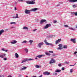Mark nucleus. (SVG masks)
<instances>
[{
  "instance_id": "obj_1",
  "label": "nucleus",
  "mask_w": 77,
  "mask_h": 77,
  "mask_svg": "<svg viewBox=\"0 0 77 77\" xmlns=\"http://www.w3.org/2000/svg\"><path fill=\"white\" fill-rule=\"evenodd\" d=\"M44 42L46 45H51L52 46H53L52 44L47 42V40H45Z\"/></svg>"
},
{
  "instance_id": "obj_2",
  "label": "nucleus",
  "mask_w": 77,
  "mask_h": 77,
  "mask_svg": "<svg viewBox=\"0 0 77 77\" xmlns=\"http://www.w3.org/2000/svg\"><path fill=\"white\" fill-rule=\"evenodd\" d=\"M26 3H27V4H30V5H33V4H35V2H34L33 1H28L26 2Z\"/></svg>"
},
{
  "instance_id": "obj_3",
  "label": "nucleus",
  "mask_w": 77,
  "mask_h": 77,
  "mask_svg": "<svg viewBox=\"0 0 77 77\" xmlns=\"http://www.w3.org/2000/svg\"><path fill=\"white\" fill-rule=\"evenodd\" d=\"M33 60V59L30 58L29 60H27V59H25L23 60L21 62V63H24V62H26L28 60Z\"/></svg>"
},
{
  "instance_id": "obj_4",
  "label": "nucleus",
  "mask_w": 77,
  "mask_h": 77,
  "mask_svg": "<svg viewBox=\"0 0 77 77\" xmlns=\"http://www.w3.org/2000/svg\"><path fill=\"white\" fill-rule=\"evenodd\" d=\"M31 11H32L29 10L27 9H26L25 10V13L27 14H29V12H31Z\"/></svg>"
},
{
  "instance_id": "obj_5",
  "label": "nucleus",
  "mask_w": 77,
  "mask_h": 77,
  "mask_svg": "<svg viewBox=\"0 0 77 77\" xmlns=\"http://www.w3.org/2000/svg\"><path fill=\"white\" fill-rule=\"evenodd\" d=\"M43 74L45 75H50V73L48 72H44Z\"/></svg>"
},
{
  "instance_id": "obj_6",
  "label": "nucleus",
  "mask_w": 77,
  "mask_h": 77,
  "mask_svg": "<svg viewBox=\"0 0 77 77\" xmlns=\"http://www.w3.org/2000/svg\"><path fill=\"white\" fill-rule=\"evenodd\" d=\"M70 41L71 42H72L74 44H75V43H76V42L75 41V38H72L71 39Z\"/></svg>"
},
{
  "instance_id": "obj_7",
  "label": "nucleus",
  "mask_w": 77,
  "mask_h": 77,
  "mask_svg": "<svg viewBox=\"0 0 77 77\" xmlns=\"http://www.w3.org/2000/svg\"><path fill=\"white\" fill-rule=\"evenodd\" d=\"M55 62V61L54 60V59H52L51 60L50 62H49V63H50V64H51V63H54Z\"/></svg>"
},
{
  "instance_id": "obj_8",
  "label": "nucleus",
  "mask_w": 77,
  "mask_h": 77,
  "mask_svg": "<svg viewBox=\"0 0 77 77\" xmlns=\"http://www.w3.org/2000/svg\"><path fill=\"white\" fill-rule=\"evenodd\" d=\"M51 24H48L46 25V26L44 27V29H48V27H50Z\"/></svg>"
},
{
  "instance_id": "obj_9",
  "label": "nucleus",
  "mask_w": 77,
  "mask_h": 77,
  "mask_svg": "<svg viewBox=\"0 0 77 77\" xmlns=\"http://www.w3.org/2000/svg\"><path fill=\"white\" fill-rule=\"evenodd\" d=\"M44 43L43 42H41L40 43L38 44V47L39 48H41V45H43Z\"/></svg>"
},
{
  "instance_id": "obj_10",
  "label": "nucleus",
  "mask_w": 77,
  "mask_h": 77,
  "mask_svg": "<svg viewBox=\"0 0 77 77\" xmlns=\"http://www.w3.org/2000/svg\"><path fill=\"white\" fill-rule=\"evenodd\" d=\"M69 2L70 3H74L77 2V0H69Z\"/></svg>"
},
{
  "instance_id": "obj_11",
  "label": "nucleus",
  "mask_w": 77,
  "mask_h": 77,
  "mask_svg": "<svg viewBox=\"0 0 77 77\" xmlns=\"http://www.w3.org/2000/svg\"><path fill=\"white\" fill-rule=\"evenodd\" d=\"M45 55H39L36 56V57H38V58H41L42 56H44Z\"/></svg>"
},
{
  "instance_id": "obj_12",
  "label": "nucleus",
  "mask_w": 77,
  "mask_h": 77,
  "mask_svg": "<svg viewBox=\"0 0 77 77\" xmlns=\"http://www.w3.org/2000/svg\"><path fill=\"white\" fill-rule=\"evenodd\" d=\"M58 46L59 48H58V50H62V45L61 44L58 45Z\"/></svg>"
},
{
  "instance_id": "obj_13",
  "label": "nucleus",
  "mask_w": 77,
  "mask_h": 77,
  "mask_svg": "<svg viewBox=\"0 0 77 77\" xmlns=\"http://www.w3.org/2000/svg\"><path fill=\"white\" fill-rule=\"evenodd\" d=\"M46 21V20L44 19L42 20L40 22V24H42L43 23H45Z\"/></svg>"
},
{
  "instance_id": "obj_14",
  "label": "nucleus",
  "mask_w": 77,
  "mask_h": 77,
  "mask_svg": "<svg viewBox=\"0 0 77 77\" xmlns=\"http://www.w3.org/2000/svg\"><path fill=\"white\" fill-rule=\"evenodd\" d=\"M38 9V8H32L31 9V11H33L34 12L35 11H37Z\"/></svg>"
},
{
  "instance_id": "obj_15",
  "label": "nucleus",
  "mask_w": 77,
  "mask_h": 77,
  "mask_svg": "<svg viewBox=\"0 0 77 77\" xmlns=\"http://www.w3.org/2000/svg\"><path fill=\"white\" fill-rule=\"evenodd\" d=\"M17 41L15 40H14L13 41V42H11V43L12 44H16V43H17Z\"/></svg>"
},
{
  "instance_id": "obj_16",
  "label": "nucleus",
  "mask_w": 77,
  "mask_h": 77,
  "mask_svg": "<svg viewBox=\"0 0 77 77\" xmlns=\"http://www.w3.org/2000/svg\"><path fill=\"white\" fill-rule=\"evenodd\" d=\"M3 32H4V30L2 29L0 31V35H1V34H2Z\"/></svg>"
},
{
  "instance_id": "obj_17",
  "label": "nucleus",
  "mask_w": 77,
  "mask_h": 77,
  "mask_svg": "<svg viewBox=\"0 0 77 77\" xmlns=\"http://www.w3.org/2000/svg\"><path fill=\"white\" fill-rule=\"evenodd\" d=\"M26 68H27V67H24L21 68L20 69V70L21 71H23V70H24L26 69Z\"/></svg>"
},
{
  "instance_id": "obj_18",
  "label": "nucleus",
  "mask_w": 77,
  "mask_h": 77,
  "mask_svg": "<svg viewBox=\"0 0 77 77\" xmlns=\"http://www.w3.org/2000/svg\"><path fill=\"white\" fill-rule=\"evenodd\" d=\"M33 42V40H30L29 41V43H30V44L32 45V43Z\"/></svg>"
},
{
  "instance_id": "obj_19",
  "label": "nucleus",
  "mask_w": 77,
  "mask_h": 77,
  "mask_svg": "<svg viewBox=\"0 0 77 77\" xmlns=\"http://www.w3.org/2000/svg\"><path fill=\"white\" fill-rule=\"evenodd\" d=\"M15 56L16 58H18V57H19V56H18V54L17 53H16L15 54Z\"/></svg>"
},
{
  "instance_id": "obj_20",
  "label": "nucleus",
  "mask_w": 77,
  "mask_h": 77,
  "mask_svg": "<svg viewBox=\"0 0 77 77\" xmlns=\"http://www.w3.org/2000/svg\"><path fill=\"white\" fill-rule=\"evenodd\" d=\"M16 16L14 17V18H19L18 17V14H16Z\"/></svg>"
},
{
  "instance_id": "obj_21",
  "label": "nucleus",
  "mask_w": 77,
  "mask_h": 77,
  "mask_svg": "<svg viewBox=\"0 0 77 77\" xmlns=\"http://www.w3.org/2000/svg\"><path fill=\"white\" fill-rule=\"evenodd\" d=\"M69 29H70L71 30H75V29L73 28H71V27H69Z\"/></svg>"
},
{
  "instance_id": "obj_22",
  "label": "nucleus",
  "mask_w": 77,
  "mask_h": 77,
  "mask_svg": "<svg viewBox=\"0 0 77 77\" xmlns=\"http://www.w3.org/2000/svg\"><path fill=\"white\" fill-rule=\"evenodd\" d=\"M63 48H66V49L67 48V45H64Z\"/></svg>"
},
{
  "instance_id": "obj_23",
  "label": "nucleus",
  "mask_w": 77,
  "mask_h": 77,
  "mask_svg": "<svg viewBox=\"0 0 77 77\" xmlns=\"http://www.w3.org/2000/svg\"><path fill=\"white\" fill-rule=\"evenodd\" d=\"M27 42V41L26 40H25L23 42H22V44H24L25 43H26Z\"/></svg>"
},
{
  "instance_id": "obj_24",
  "label": "nucleus",
  "mask_w": 77,
  "mask_h": 77,
  "mask_svg": "<svg viewBox=\"0 0 77 77\" xmlns=\"http://www.w3.org/2000/svg\"><path fill=\"white\" fill-rule=\"evenodd\" d=\"M45 54L46 55H48V56H50L51 55V54H50V53H48L47 52H46L45 53Z\"/></svg>"
},
{
  "instance_id": "obj_25",
  "label": "nucleus",
  "mask_w": 77,
  "mask_h": 77,
  "mask_svg": "<svg viewBox=\"0 0 77 77\" xmlns=\"http://www.w3.org/2000/svg\"><path fill=\"white\" fill-rule=\"evenodd\" d=\"M23 29H27V30H28L29 29V28H27V27H23Z\"/></svg>"
},
{
  "instance_id": "obj_26",
  "label": "nucleus",
  "mask_w": 77,
  "mask_h": 77,
  "mask_svg": "<svg viewBox=\"0 0 77 77\" xmlns=\"http://www.w3.org/2000/svg\"><path fill=\"white\" fill-rule=\"evenodd\" d=\"M77 4L75 5H72V7H73V8H76V7H77Z\"/></svg>"
},
{
  "instance_id": "obj_27",
  "label": "nucleus",
  "mask_w": 77,
  "mask_h": 77,
  "mask_svg": "<svg viewBox=\"0 0 77 77\" xmlns=\"http://www.w3.org/2000/svg\"><path fill=\"white\" fill-rule=\"evenodd\" d=\"M58 44V40L55 41V44L57 45Z\"/></svg>"
},
{
  "instance_id": "obj_28",
  "label": "nucleus",
  "mask_w": 77,
  "mask_h": 77,
  "mask_svg": "<svg viewBox=\"0 0 77 77\" xmlns=\"http://www.w3.org/2000/svg\"><path fill=\"white\" fill-rule=\"evenodd\" d=\"M35 67L36 68H40V67L38 65H36L35 66Z\"/></svg>"
},
{
  "instance_id": "obj_29",
  "label": "nucleus",
  "mask_w": 77,
  "mask_h": 77,
  "mask_svg": "<svg viewBox=\"0 0 77 77\" xmlns=\"http://www.w3.org/2000/svg\"><path fill=\"white\" fill-rule=\"evenodd\" d=\"M10 24H16V23L14 22H11L10 23Z\"/></svg>"
},
{
  "instance_id": "obj_30",
  "label": "nucleus",
  "mask_w": 77,
  "mask_h": 77,
  "mask_svg": "<svg viewBox=\"0 0 77 77\" xmlns=\"http://www.w3.org/2000/svg\"><path fill=\"white\" fill-rule=\"evenodd\" d=\"M73 72V70L72 69H71L70 70V72H71V73Z\"/></svg>"
},
{
  "instance_id": "obj_31",
  "label": "nucleus",
  "mask_w": 77,
  "mask_h": 77,
  "mask_svg": "<svg viewBox=\"0 0 77 77\" xmlns=\"http://www.w3.org/2000/svg\"><path fill=\"white\" fill-rule=\"evenodd\" d=\"M64 27H68L69 26L67 25H64Z\"/></svg>"
},
{
  "instance_id": "obj_32",
  "label": "nucleus",
  "mask_w": 77,
  "mask_h": 77,
  "mask_svg": "<svg viewBox=\"0 0 77 77\" xmlns=\"http://www.w3.org/2000/svg\"><path fill=\"white\" fill-rule=\"evenodd\" d=\"M25 50L26 51V53H28V49H25Z\"/></svg>"
},
{
  "instance_id": "obj_33",
  "label": "nucleus",
  "mask_w": 77,
  "mask_h": 77,
  "mask_svg": "<svg viewBox=\"0 0 77 77\" xmlns=\"http://www.w3.org/2000/svg\"><path fill=\"white\" fill-rule=\"evenodd\" d=\"M0 57H1V58H3L4 57L3 55H0Z\"/></svg>"
},
{
  "instance_id": "obj_34",
  "label": "nucleus",
  "mask_w": 77,
  "mask_h": 77,
  "mask_svg": "<svg viewBox=\"0 0 77 77\" xmlns=\"http://www.w3.org/2000/svg\"><path fill=\"white\" fill-rule=\"evenodd\" d=\"M71 14L72 15H75V12H71Z\"/></svg>"
},
{
  "instance_id": "obj_35",
  "label": "nucleus",
  "mask_w": 77,
  "mask_h": 77,
  "mask_svg": "<svg viewBox=\"0 0 77 77\" xmlns=\"http://www.w3.org/2000/svg\"><path fill=\"white\" fill-rule=\"evenodd\" d=\"M61 41V38L58 39V42H60Z\"/></svg>"
},
{
  "instance_id": "obj_36",
  "label": "nucleus",
  "mask_w": 77,
  "mask_h": 77,
  "mask_svg": "<svg viewBox=\"0 0 77 77\" xmlns=\"http://www.w3.org/2000/svg\"><path fill=\"white\" fill-rule=\"evenodd\" d=\"M61 69L62 71H64L65 70V68L64 67H62Z\"/></svg>"
},
{
  "instance_id": "obj_37",
  "label": "nucleus",
  "mask_w": 77,
  "mask_h": 77,
  "mask_svg": "<svg viewBox=\"0 0 77 77\" xmlns=\"http://www.w3.org/2000/svg\"><path fill=\"white\" fill-rule=\"evenodd\" d=\"M58 66H59L60 67L62 66V64L61 63H59L58 64Z\"/></svg>"
},
{
  "instance_id": "obj_38",
  "label": "nucleus",
  "mask_w": 77,
  "mask_h": 77,
  "mask_svg": "<svg viewBox=\"0 0 77 77\" xmlns=\"http://www.w3.org/2000/svg\"><path fill=\"white\" fill-rule=\"evenodd\" d=\"M75 16H77V12L75 13Z\"/></svg>"
},
{
  "instance_id": "obj_39",
  "label": "nucleus",
  "mask_w": 77,
  "mask_h": 77,
  "mask_svg": "<svg viewBox=\"0 0 77 77\" xmlns=\"http://www.w3.org/2000/svg\"><path fill=\"white\" fill-rule=\"evenodd\" d=\"M49 53H53V51H49Z\"/></svg>"
},
{
  "instance_id": "obj_40",
  "label": "nucleus",
  "mask_w": 77,
  "mask_h": 77,
  "mask_svg": "<svg viewBox=\"0 0 77 77\" xmlns=\"http://www.w3.org/2000/svg\"><path fill=\"white\" fill-rule=\"evenodd\" d=\"M57 23V21L56 20H54V23Z\"/></svg>"
},
{
  "instance_id": "obj_41",
  "label": "nucleus",
  "mask_w": 77,
  "mask_h": 77,
  "mask_svg": "<svg viewBox=\"0 0 77 77\" xmlns=\"http://www.w3.org/2000/svg\"><path fill=\"white\" fill-rule=\"evenodd\" d=\"M69 62H68L67 61H66L65 62V63H66V64H68V63H69Z\"/></svg>"
},
{
  "instance_id": "obj_42",
  "label": "nucleus",
  "mask_w": 77,
  "mask_h": 77,
  "mask_svg": "<svg viewBox=\"0 0 77 77\" xmlns=\"http://www.w3.org/2000/svg\"><path fill=\"white\" fill-rule=\"evenodd\" d=\"M77 51H75L74 53V54H77Z\"/></svg>"
},
{
  "instance_id": "obj_43",
  "label": "nucleus",
  "mask_w": 77,
  "mask_h": 77,
  "mask_svg": "<svg viewBox=\"0 0 77 77\" xmlns=\"http://www.w3.org/2000/svg\"><path fill=\"white\" fill-rule=\"evenodd\" d=\"M4 60H7V58H4Z\"/></svg>"
},
{
  "instance_id": "obj_44",
  "label": "nucleus",
  "mask_w": 77,
  "mask_h": 77,
  "mask_svg": "<svg viewBox=\"0 0 77 77\" xmlns=\"http://www.w3.org/2000/svg\"><path fill=\"white\" fill-rule=\"evenodd\" d=\"M61 71V70L58 69V72H60Z\"/></svg>"
},
{
  "instance_id": "obj_45",
  "label": "nucleus",
  "mask_w": 77,
  "mask_h": 77,
  "mask_svg": "<svg viewBox=\"0 0 77 77\" xmlns=\"http://www.w3.org/2000/svg\"><path fill=\"white\" fill-rule=\"evenodd\" d=\"M38 30V29H35L33 30V32H35V31L36 30Z\"/></svg>"
},
{
  "instance_id": "obj_46",
  "label": "nucleus",
  "mask_w": 77,
  "mask_h": 77,
  "mask_svg": "<svg viewBox=\"0 0 77 77\" xmlns=\"http://www.w3.org/2000/svg\"><path fill=\"white\" fill-rule=\"evenodd\" d=\"M3 56H6V54H3Z\"/></svg>"
},
{
  "instance_id": "obj_47",
  "label": "nucleus",
  "mask_w": 77,
  "mask_h": 77,
  "mask_svg": "<svg viewBox=\"0 0 77 77\" xmlns=\"http://www.w3.org/2000/svg\"><path fill=\"white\" fill-rule=\"evenodd\" d=\"M61 3L60 2H58V6H59Z\"/></svg>"
},
{
  "instance_id": "obj_48",
  "label": "nucleus",
  "mask_w": 77,
  "mask_h": 77,
  "mask_svg": "<svg viewBox=\"0 0 77 77\" xmlns=\"http://www.w3.org/2000/svg\"><path fill=\"white\" fill-rule=\"evenodd\" d=\"M14 9H15V11H16V10H17V8L16 7H15Z\"/></svg>"
},
{
  "instance_id": "obj_49",
  "label": "nucleus",
  "mask_w": 77,
  "mask_h": 77,
  "mask_svg": "<svg viewBox=\"0 0 77 77\" xmlns=\"http://www.w3.org/2000/svg\"><path fill=\"white\" fill-rule=\"evenodd\" d=\"M70 66H74V65H70Z\"/></svg>"
},
{
  "instance_id": "obj_50",
  "label": "nucleus",
  "mask_w": 77,
  "mask_h": 77,
  "mask_svg": "<svg viewBox=\"0 0 77 77\" xmlns=\"http://www.w3.org/2000/svg\"><path fill=\"white\" fill-rule=\"evenodd\" d=\"M58 72V69H57V71H55V72Z\"/></svg>"
},
{
  "instance_id": "obj_51",
  "label": "nucleus",
  "mask_w": 77,
  "mask_h": 77,
  "mask_svg": "<svg viewBox=\"0 0 77 77\" xmlns=\"http://www.w3.org/2000/svg\"><path fill=\"white\" fill-rule=\"evenodd\" d=\"M5 51L6 52H7L8 51V50H5Z\"/></svg>"
},
{
  "instance_id": "obj_52",
  "label": "nucleus",
  "mask_w": 77,
  "mask_h": 77,
  "mask_svg": "<svg viewBox=\"0 0 77 77\" xmlns=\"http://www.w3.org/2000/svg\"><path fill=\"white\" fill-rule=\"evenodd\" d=\"M58 14L60 15H61V14H60V13H58Z\"/></svg>"
},
{
  "instance_id": "obj_53",
  "label": "nucleus",
  "mask_w": 77,
  "mask_h": 77,
  "mask_svg": "<svg viewBox=\"0 0 77 77\" xmlns=\"http://www.w3.org/2000/svg\"><path fill=\"white\" fill-rule=\"evenodd\" d=\"M7 77H12V76H11V75H9Z\"/></svg>"
},
{
  "instance_id": "obj_54",
  "label": "nucleus",
  "mask_w": 77,
  "mask_h": 77,
  "mask_svg": "<svg viewBox=\"0 0 77 77\" xmlns=\"http://www.w3.org/2000/svg\"><path fill=\"white\" fill-rule=\"evenodd\" d=\"M2 51H5V50H4V49H2Z\"/></svg>"
},
{
  "instance_id": "obj_55",
  "label": "nucleus",
  "mask_w": 77,
  "mask_h": 77,
  "mask_svg": "<svg viewBox=\"0 0 77 77\" xmlns=\"http://www.w3.org/2000/svg\"><path fill=\"white\" fill-rule=\"evenodd\" d=\"M53 56H55V55L54 54H53Z\"/></svg>"
},
{
  "instance_id": "obj_56",
  "label": "nucleus",
  "mask_w": 77,
  "mask_h": 77,
  "mask_svg": "<svg viewBox=\"0 0 77 77\" xmlns=\"http://www.w3.org/2000/svg\"><path fill=\"white\" fill-rule=\"evenodd\" d=\"M55 75H57V73H55Z\"/></svg>"
},
{
  "instance_id": "obj_57",
  "label": "nucleus",
  "mask_w": 77,
  "mask_h": 77,
  "mask_svg": "<svg viewBox=\"0 0 77 77\" xmlns=\"http://www.w3.org/2000/svg\"><path fill=\"white\" fill-rule=\"evenodd\" d=\"M21 1H22V0H19L18 1L19 2H20V1L21 2Z\"/></svg>"
},
{
  "instance_id": "obj_58",
  "label": "nucleus",
  "mask_w": 77,
  "mask_h": 77,
  "mask_svg": "<svg viewBox=\"0 0 77 77\" xmlns=\"http://www.w3.org/2000/svg\"><path fill=\"white\" fill-rule=\"evenodd\" d=\"M17 2H15V4H17Z\"/></svg>"
},
{
  "instance_id": "obj_59",
  "label": "nucleus",
  "mask_w": 77,
  "mask_h": 77,
  "mask_svg": "<svg viewBox=\"0 0 77 77\" xmlns=\"http://www.w3.org/2000/svg\"><path fill=\"white\" fill-rule=\"evenodd\" d=\"M76 28L77 29V25H76Z\"/></svg>"
},
{
  "instance_id": "obj_60",
  "label": "nucleus",
  "mask_w": 77,
  "mask_h": 77,
  "mask_svg": "<svg viewBox=\"0 0 77 77\" xmlns=\"http://www.w3.org/2000/svg\"><path fill=\"white\" fill-rule=\"evenodd\" d=\"M38 59L37 58V57H36V58H35V59Z\"/></svg>"
},
{
  "instance_id": "obj_61",
  "label": "nucleus",
  "mask_w": 77,
  "mask_h": 77,
  "mask_svg": "<svg viewBox=\"0 0 77 77\" xmlns=\"http://www.w3.org/2000/svg\"><path fill=\"white\" fill-rule=\"evenodd\" d=\"M32 1H35V0H31Z\"/></svg>"
},
{
  "instance_id": "obj_62",
  "label": "nucleus",
  "mask_w": 77,
  "mask_h": 77,
  "mask_svg": "<svg viewBox=\"0 0 77 77\" xmlns=\"http://www.w3.org/2000/svg\"><path fill=\"white\" fill-rule=\"evenodd\" d=\"M25 77H28V76H26Z\"/></svg>"
},
{
  "instance_id": "obj_63",
  "label": "nucleus",
  "mask_w": 77,
  "mask_h": 77,
  "mask_svg": "<svg viewBox=\"0 0 77 77\" xmlns=\"http://www.w3.org/2000/svg\"><path fill=\"white\" fill-rule=\"evenodd\" d=\"M2 77V76L0 75V77Z\"/></svg>"
},
{
  "instance_id": "obj_64",
  "label": "nucleus",
  "mask_w": 77,
  "mask_h": 77,
  "mask_svg": "<svg viewBox=\"0 0 77 77\" xmlns=\"http://www.w3.org/2000/svg\"><path fill=\"white\" fill-rule=\"evenodd\" d=\"M76 64V63H75V64H74V65H75Z\"/></svg>"
}]
</instances>
